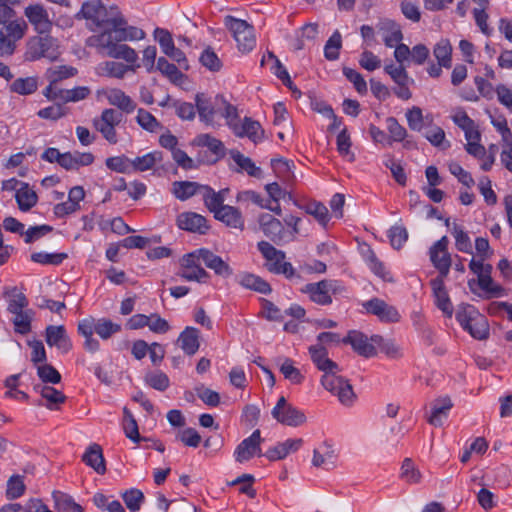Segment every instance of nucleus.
Returning a JSON list of instances; mask_svg holds the SVG:
<instances>
[{"mask_svg": "<svg viewBox=\"0 0 512 512\" xmlns=\"http://www.w3.org/2000/svg\"><path fill=\"white\" fill-rule=\"evenodd\" d=\"M110 36H90L86 44L89 47L96 48L99 53H103L108 57L115 59H123L128 64L127 65H140L138 61L137 52L131 48L130 46L123 45H114L109 40Z\"/></svg>", "mask_w": 512, "mask_h": 512, "instance_id": "f257e3e1", "label": "nucleus"}, {"mask_svg": "<svg viewBox=\"0 0 512 512\" xmlns=\"http://www.w3.org/2000/svg\"><path fill=\"white\" fill-rule=\"evenodd\" d=\"M28 31V24L21 18L14 19L0 27V57L12 56L17 44Z\"/></svg>", "mask_w": 512, "mask_h": 512, "instance_id": "f03ea898", "label": "nucleus"}, {"mask_svg": "<svg viewBox=\"0 0 512 512\" xmlns=\"http://www.w3.org/2000/svg\"><path fill=\"white\" fill-rule=\"evenodd\" d=\"M59 54L57 40L47 34L45 36H33L27 41L26 60L35 61L40 58H47L53 61L58 58Z\"/></svg>", "mask_w": 512, "mask_h": 512, "instance_id": "7ed1b4c3", "label": "nucleus"}, {"mask_svg": "<svg viewBox=\"0 0 512 512\" xmlns=\"http://www.w3.org/2000/svg\"><path fill=\"white\" fill-rule=\"evenodd\" d=\"M340 371L339 367L326 371L321 378V383L327 391L336 395L343 405L350 406L355 399V394L349 382L337 375Z\"/></svg>", "mask_w": 512, "mask_h": 512, "instance_id": "20e7f679", "label": "nucleus"}, {"mask_svg": "<svg viewBox=\"0 0 512 512\" xmlns=\"http://www.w3.org/2000/svg\"><path fill=\"white\" fill-rule=\"evenodd\" d=\"M301 291L313 303L325 306L332 303V296L340 291V284L336 280L324 279L319 282L306 284Z\"/></svg>", "mask_w": 512, "mask_h": 512, "instance_id": "39448f33", "label": "nucleus"}, {"mask_svg": "<svg viewBox=\"0 0 512 512\" xmlns=\"http://www.w3.org/2000/svg\"><path fill=\"white\" fill-rule=\"evenodd\" d=\"M225 24L232 32L235 41L237 42L238 49L247 53L253 50L256 45L253 27L245 20L234 18L233 16H226Z\"/></svg>", "mask_w": 512, "mask_h": 512, "instance_id": "423d86ee", "label": "nucleus"}, {"mask_svg": "<svg viewBox=\"0 0 512 512\" xmlns=\"http://www.w3.org/2000/svg\"><path fill=\"white\" fill-rule=\"evenodd\" d=\"M258 250L268 261L267 267L270 272L284 274L287 278L294 275V268L291 263L284 262L285 253L277 250L267 241H260L257 244Z\"/></svg>", "mask_w": 512, "mask_h": 512, "instance_id": "0eeeda50", "label": "nucleus"}, {"mask_svg": "<svg viewBox=\"0 0 512 512\" xmlns=\"http://www.w3.org/2000/svg\"><path fill=\"white\" fill-rule=\"evenodd\" d=\"M271 414L277 422L289 427H299L307 421L305 413L288 403L284 396L278 399Z\"/></svg>", "mask_w": 512, "mask_h": 512, "instance_id": "6e6552de", "label": "nucleus"}, {"mask_svg": "<svg viewBox=\"0 0 512 512\" xmlns=\"http://www.w3.org/2000/svg\"><path fill=\"white\" fill-rule=\"evenodd\" d=\"M202 258L198 255V249L185 254L180 259V271L178 275L186 281H196L199 283H206L209 279V274L201 266Z\"/></svg>", "mask_w": 512, "mask_h": 512, "instance_id": "1a4fd4ad", "label": "nucleus"}, {"mask_svg": "<svg viewBox=\"0 0 512 512\" xmlns=\"http://www.w3.org/2000/svg\"><path fill=\"white\" fill-rule=\"evenodd\" d=\"M122 121V114L114 109H104L99 118L93 120V126L110 144L118 141L115 127Z\"/></svg>", "mask_w": 512, "mask_h": 512, "instance_id": "9d476101", "label": "nucleus"}, {"mask_svg": "<svg viewBox=\"0 0 512 512\" xmlns=\"http://www.w3.org/2000/svg\"><path fill=\"white\" fill-rule=\"evenodd\" d=\"M261 433L260 430L257 429L253 431V433L242 440L240 444L236 447L234 451V457L236 462L244 463L249 461L253 456H262L261 451Z\"/></svg>", "mask_w": 512, "mask_h": 512, "instance_id": "9b49d317", "label": "nucleus"}, {"mask_svg": "<svg viewBox=\"0 0 512 512\" xmlns=\"http://www.w3.org/2000/svg\"><path fill=\"white\" fill-rule=\"evenodd\" d=\"M24 15L38 34H48L52 29V20L42 4L29 5L24 9Z\"/></svg>", "mask_w": 512, "mask_h": 512, "instance_id": "f8f14e48", "label": "nucleus"}, {"mask_svg": "<svg viewBox=\"0 0 512 512\" xmlns=\"http://www.w3.org/2000/svg\"><path fill=\"white\" fill-rule=\"evenodd\" d=\"M363 307L372 315H375L381 322L395 323L400 320L398 310L379 298H372L364 302Z\"/></svg>", "mask_w": 512, "mask_h": 512, "instance_id": "ddd939ff", "label": "nucleus"}, {"mask_svg": "<svg viewBox=\"0 0 512 512\" xmlns=\"http://www.w3.org/2000/svg\"><path fill=\"white\" fill-rule=\"evenodd\" d=\"M111 10L112 16L108 23L104 26L105 28L99 34H95L94 36H107L109 35L110 41L114 45H122L121 42L128 41L126 38L125 25L126 21L124 18L118 15V10L116 7H112Z\"/></svg>", "mask_w": 512, "mask_h": 512, "instance_id": "4468645a", "label": "nucleus"}, {"mask_svg": "<svg viewBox=\"0 0 512 512\" xmlns=\"http://www.w3.org/2000/svg\"><path fill=\"white\" fill-rule=\"evenodd\" d=\"M76 17L92 20L99 27H104L110 20L107 17V10L100 0L84 2Z\"/></svg>", "mask_w": 512, "mask_h": 512, "instance_id": "2eb2a0df", "label": "nucleus"}, {"mask_svg": "<svg viewBox=\"0 0 512 512\" xmlns=\"http://www.w3.org/2000/svg\"><path fill=\"white\" fill-rule=\"evenodd\" d=\"M345 344H350L359 355L370 358L377 354L376 348L369 342L367 336L360 331L351 330L342 340Z\"/></svg>", "mask_w": 512, "mask_h": 512, "instance_id": "dca6fc26", "label": "nucleus"}, {"mask_svg": "<svg viewBox=\"0 0 512 512\" xmlns=\"http://www.w3.org/2000/svg\"><path fill=\"white\" fill-rule=\"evenodd\" d=\"M176 222L180 229L193 233L205 234L209 229L206 218L195 212L180 213Z\"/></svg>", "mask_w": 512, "mask_h": 512, "instance_id": "f3484780", "label": "nucleus"}, {"mask_svg": "<svg viewBox=\"0 0 512 512\" xmlns=\"http://www.w3.org/2000/svg\"><path fill=\"white\" fill-rule=\"evenodd\" d=\"M198 255L202 258L205 266L214 271V273L223 278H228L233 274L232 268L220 256L214 254L212 251L201 248L198 249Z\"/></svg>", "mask_w": 512, "mask_h": 512, "instance_id": "a211bd4d", "label": "nucleus"}, {"mask_svg": "<svg viewBox=\"0 0 512 512\" xmlns=\"http://www.w3.org/2000/svg\"><path fill=\"white\" fill-rule=\"evenodd\" d=\"M46 342L49 346L57 347L62 353H68L72 348V343L62 325H50L46 328Z\"/></svg>", "mask_w": 512, "mask_h": 512, "instance_id": "6ab92c4d", "label": "nucleus"}, {"mask_svg": "<svg viewBox=\"0 0 512 512\" xmlns=\"http://www.w3.org/2000/svg\"><path fill=\"white\" fill-rule=\"evenodd\" d=\"M262 232L273 242L278 243L282 240L284 227L280 220L271 214L263 213L258 219Z\"/></svg>", "mask_w": 512, "mask_h": 512, "instance_id": "aec40b11", "label": "nucleus"}, {"mask_svg": "<svg viewBox=\"0 0 512 512\" xmlns=\"http://www.w3.org/2000/svg\"><path fill=\"white\" fill-rule=\"evenodd\" d=\"M233 132L237 137H248L255 144L261 142L264 138V130L260 123L249 117H245Z\"/></svg>", "mask_w": 512, "mask_h": 512, "instance_id": "412c9836", "label": "nucleus"}, {"mask_svg": "<svg viewBox=\"0 0 512 512\" xmlns=\"http://www.w3.org/2000/svg\"><path fill=\"white\" fill-rule=\"evenodd\" d=\"M268 62H272V66L270 68L271 71L293 92L296 97H300L301 92L293 85L288 71L272 52H269L267 56L262 58L261 65Z\"/></svg>", "mask_w": 512, "mask_h": 512, "instance_id": "4be33fe9", "label": "nucleus"}, {"mask_svg": "<svg viewBox=\"0 0 512 512\" xmlns=\"http://www.w3.org/2000/svg\"><path fill=\"white\" fill-rule=\"evenodd\" d=\"M302 444L303 440L301 438L287 439L284 442L278 443L276 446L270 448L264 454V456H266L270 461L281 460L290 453L298 451Z\"/></svg>", "mask_w": 512, "mask_h": 512, "instance_id": "5701e85b", "label": "nucleus"}, {"mask_svg": "<svg viewBox=\"0 0 512 512\" xmlns=\"http://www.w3.org/2000/svg\"><path fill=\"white\" fill-rule=\"evenodd\" d=\"M82 461L89 467H91L98 474H104L106 472V464L103 456L102 448L100 445L93 443L88 446L85 453L82 456Z\"/></svg>", "mask_w": 512, "mask_h": 512, "instance_id": "b1692460", "label": "nucleus"}, {"mask_svg": "<svg viewBox=\"0 0 512 512\" xmlns=\"http://www.w3.org/2000/svg\"><path fill=\"white\" fill-rule=\"evenodd\" d=\"M214 217L230 228L238 229L240 231L244 229V218L242 213L233 206L227 205L220 208Z\"/></svg>", "mask_w": 512, "mask_h": 512, "instance_id": "393cba45", "label": "nucleus"}, {"mask_svg": "<svg viewBox=\"0 0 512 512\" xmlns=\"http://www.w3.org/2000/svg\"><path fill=\"white\" fill-rule=\"evenodd\" d=\"M228 192V189H222L219 192H215L211 187L205 185L202 188L201 195L207 209L216 216V212L220 210V208L225 207V194Z\"/></svg>", "mask_w": 512, "mask_h": 512, "instance_id": "a878e982", "label": "nucleus"}, {"mask_svg": "<svg viewBox=\"0 0 512 512\" xmlns=\"http://www.w3.org/2000/svg\"><path fill=\"white\" fill-rule=\"evenodd\" d=\"M452 408V402L449 397H440L431 403V415L428 422L433 426H441L443 419L447 417Z\"/></svg>", "mask_w": 512, "mask_h": 512, "instance_id": "bb28decb", "label": "nucleus"}, {"mask_svg": "<svg viewBox=\"0 0 512 512\" xmlns=\"http://www.w3.org/2000/svg\"><path fill=\"white\" fill-rule=\"evenodd\" d=\"M3 296L7 301V311L10 314L28 308L27 297L17 287H6Z\"/></svg>", "mask_w": 512, "mask_h": 512, "instance_id": "cd10ccee", "label": "nucleus"}, {"mask_svg": "<svg viewBox=\"0 0 512 512\" xmlns=\"http://www.w3.org/2000/svg\"><path fill=\"white\" fill-rule=\"evenodd\" d=\"M309 353L313 363L324 373L338 368V364L327 357L328 353L323 345L318 343L310 346Z\"/></svg>", "mask_w": 512, "mask_h": 512, "instance_id": "c85d7f7f", "label": "nucleus"}, {"mask_svg": "<svg viewBox=\"0 0 512 512\" xmlns=\"http://www.w3.org/2000/svg\"><path fill=\"white\" fill-rule=\"evenodd\" d=\"M177 342L187 355H194L200 346L198 329L194 327H186L180 333Z\"/></svg>", "mask_w": 512, "mask_h": 512, "instance_id": "c756f323", "label": "nucleus"}, {"mask_svg": "<svg viewBox=\"0 0 512 512\" xmlns=\"http://www.w3.org/2000/svg\"><path fill=\"white\" fill-rule=\"evenodd\" d=\"M140 65H126L116 61H106L99 66L102 75L122 79L128 71L136 72Z\"/></svg>", "mask_w": 512, "mask_h": 512, "instance_id": "7c9ffc66", "label": "nucleus"}, {"mask_svg": "<svg viewBox=\"0 0 512 512\" xmlns=\"http://www.w3.org/2000/svg\"><path fill=\"white\" fill-rule=\"evenodd\" d=\"M379 31L382 33L383 41L387 47H394L403 39L400 26L393 21L385 20L381 22Z\"/></svg>", "mask_w": 512, "mask_h": 512, "instance_id": "2f4dec72", "label": "nucleus"}, {"mask_svg": "<svg viewBox=\"0 0 512 512\" xmlns=\"http://www.w3.org/2000/svg\"><path fill=\"white\" fill-rule=\"evenodd\" d=\"M162 161L163 153L161 151L149 152L131 160V171L144 172L152 169L157 163Z\"/></svg>", "mask_w": 512, "mask_h": 512, "instance_id": "473e14b6", "label": "nucleus"}, {"mask_svg": "<svg viewBox=\"0 0 512 512\" xmlns=\"http://www.w3.org/2000/svg\"><path fill=\"white\" fill-rule=\"evenodd\" d=\"M203 186L197 182L175 181L172 184V193L177 199L185 201L196 194L201 195Z\"/></svg>", "mask_w": 512, "mask_h": 512, "instance_id": "72a5a7b5", "label": "nucleus"}, {"mask_svg": "<svg viewBox=\"0 0 512 512\" xmlns=\"http://www.w3.org/2000/svg\"><path fill=\"white\" fill-rule=\"evenodd\" d=\"M15 199L21 211H29L37 203L38 196L27 183H22L15 193Z\"/></svg>", "mask_w": 512, "mask_h": 512, "instance_id": "f704fd0d", "label": "nucleus"}, {"mask_svg": "<svg viewBox=\"0 0 512 512\" xmlns=\"http://www.w3.org/2000/svg\"><path fill=\"white\" fill-rule=\"evenodd\" d=\"M435 299V304L447 317H452L453 305L449 298L446 286H442L440 282H436L435 286H431Z\"/></svg>", "mask_w": 512, "mask_h": 512, "instance_id": "c9c22d12", "label": "nucleus"}, {"mask_svg": "<svg viewBox=\"0 0 512 512\" xmlns=\"http://www.w3.org/2000/svg\"><path fill=\"white\" fill-rule=\"evenodd\" d=\"M107 100L109 104L118 107L120 110L126 113L132 112L136 107V104L130 96L126 95L122 90L116 88L107 92Z\"/></svg>", "mask_w": 512, "mask_h": 512, "instance_id": "e433bc0d", "label": "nucleus"}, {"mask_svg": "<svg viewBox=\"0 0 512 512\" xmlns=\"http://www.w3.org/2000/svg\"><path fill=\"white\" fill-rule=\"evenodd\" d=\"M230 155L234 162L239 166L240 171H245L251 177H262V169L256 166L250 157H247L236 150H232Z\"/></svg>", "mask_w": 512, "mask_h": 512, "instance_id": "4c0bfd02", "label": "nucleus"}, {"mask_svg": "<svg viewBox=\"0 0 512 512\" xmlns=\"http://www.w3.org/2000/svg\"><path fill=\"white\" fill-rule=\"evenodd\" d=\"M13 317L11 321L14 325L15 332L25 335L31 330V321L34 317V312L32 309L26 308L22 311H17L11 313Z\"/></svg>", "mask_w": 512, "mask_h": 512, "instance_id": "58836bf2", "label": "nucleus"}, {"mask_svg": "<svg viewBox=\"0 0 512 512\" xmlns=\"http://www.w3.org/2000/svg\"><path fill=\"white\" fill-rule=\"evenodd\" d=\"M239 283L245 288L255 290L262 294H269L272 291L269 283L254 274L246 273L241 275Z\"/></svg>", "mask_w": 512, "mask_h": 512, "instance_id": "ea45409f", "label": "nucleus"}, {"mask_svg": "<svg viewBox=\"0 0 512 512\" xmlns=\"http://www.w3.org/2000/svg\"><path fill=\"white\" fill-rule=\"evenodd\" d=\"M34 390L48 401L46 407L49 409H52L53 404L64 403L66 399L65 395L61 391L48 385L37 384L34 386Z\"/></svg>", "mask_w": 512, "mask_h": 512, "instance_id": "a19ab883", "label": "nucleus"}, {"mask_svg": "<svg viewBox=\"0 0 512 512\" xmlns=\"http://www.w3.org/2000/svg\"><path fill=\"white\" fill-rule=\"evenodd\" d=\"M155 69L160 71L174 84L180 83L184 77L183 73L176 67V65L170 63L164 57L158 58Z\"/></svg>", "mask_w": 512, "mask_h": 512, "instance_id": "79ce46f5", "label": "nucleus"}, {"mask_svg": "<svg viewBox=\"0 0 512 512\" xmlns=\"http://www.w3.org/2000/svg\"><path fill=\"white\" fill-rule=\"evenodd\" d=\"M196 109L201 121L210 125L213 123L215 110L209 99L203 94H197L195 97Z\"/></svg>", "mask_w": 512, "mask_h": 512, "instance_id": "37998d69", "label": "nucleus"}, {"mask_svg": "<svg viewBox=\"0 0 512 512\" xmlns=\"http://www.w3.org/2000/svg\"><path fill=\"white\" fill-rule=\"evenodd\" d=\"M433 54L440 66L449 68L451 66L452 46L447 39H441L434 47Z\"/></svg>", "mask_w": 512, "mask_h": 512, "instance_id": "c03bdc74", "label": "nucleus"}, {"mask_svg": "<svg viewBox=\"0 0 512 512\" xmlns=\"http://www.w3.org/2000/svg\"><path fill=\"white\" fill-rule=\"evenodd\" d=\"M136 121L141 128L151 133H155L162 128L160 122L143 108L138 109Z\"/></svg>", "mask_w": 512, "mask_h": 512, "instance_id": "a18cd8bd", "label": "nucleus"}, {"mask_svg": "<svg viewBox=\"0 0 512 512\" xmlns=\"http://www.w3.org/2000/svg\"><path fill=\"white\" fill-rule=\"evenodd\" d=\"M37 79L34 77L17 78L10 85V91L19 95H29L37 90Z\"/></svg>", "mask_w": 512, "mask_h": 512, "instance_id": "49530a36", "label": "nucleus"}, {"mask_svg": "<svg viewBox=\"0 0 512 512\" xmlns=\"http://www.w3.org/2000/svg\"><path fill=\"white\" fill-rule=\"evenodd\" d=\"M452 234L455 238L456 249L464 253L472 254L471 240L468 234L456 222H453Z\"/></svg>", "mask_w": 512, "mask_h": 512, "instance_id": "de8ad7c7", "label": "nucleus"}, {"mask_svg": "<svg viewBox=\"0 0 512 512\" xmlns=\"http://www.w3.org/2000/svg\"><path fill=\"white\" fill-rule=\"evenodd\" d=\"M195 143L198 146L207 147L212 153L217 156H224L225 148L224 144L211 136L210 134H200L195 138Z\"/></svg>", "mask_w": 512, "mask_h": 512, "instance_id": "09e8293b", "label": "nucleus"}, {"mask_svg": "<svg viewBox=\"0 0 512 512\" xmlns=\"http://www.w3.org/2000/svg\"><path fill=\"white\" fill-rule=\"evenodd\" d=\"M365 259H366V262L368 263L370 269L372 270V272L375 275H377L384 281H389V282L392 281V277H391L390 273L385 270L383 263L377 259L374 251L370 247H368V249H367Z\"/></svg>", "mask_w": 512, "mask_h": 512, "instance_id": "8fccbe9b", "label": "nucleus"}, {"mask_svg": "<svg viewBox=\"0 0 512 512\" xmlns=\"http://www.w3.org/2000/svg\"><path fill=\"white\" fill-rule=\"evenodd\" d=\"M23 476L12 475L7 481L6 497L9 500H14L21 497L26 490Z\"/></svg>", "mask_w": 512, "mask_h": 512, "instance_id": "3c124183", "label": "nucleus"}, {"mask_svg": "<svg viewBox=\"0 0 512 512\" xmlns=\"http://www.w3.org/2000/svg\"><path fill=\"white\" fill-rule=\"evenodd\" d=\"M448 245H449V240L447 238V236H443L441 237L438 241H436L429 249V258H430V261L432 262V257L436 259H446V257L448 258V262L449 264H452V258H451V255L450 253L448 252Z\"/></svg>", "mask_w": 512, "mask_h": 512, "instance_id": "603ef678", "label": "nucleus"}, {"mask_svg": "<svg viewBox=\"0 0 512 512\" xmlns=\"http://www.w3.org/2000/svg\"><path fill=\"white\" fill-rule=\"evenodd\" d=\"M120 330L121 326L109 319L101 318L96 320L95 333L98 334L103 340L109 339L113 334L119 332Z\"/></svg>", "mask_w": 512, "mask_h": 512, "instance_id": "864d4df0", "label": "nucleus"}, {"mask_svg": "<svg viewBox=\"0 0 512 512\" xmlns=\"http://www.w3.org/2000/svg\"><path fill=\"white\" fill-rule=\"evenodd\" d=\"M481 314L471 305L460 306L456 312V319L465 330L470 324L477 319Z\"/></svg>", "mask_w": 512, "mask_h": 512, "instance_id": "5fc2aeb1", "label": "nucleus"}, {"mask_svg": "<svg viewBox=\"0 0 512 512\" xmlns=\"http://www.w3.org/2000/svg\"><path fill=\"white\" fill-rule=\"evenodd\" d=\"M465 330L468 331L472 337L478 340H484L489 335L488 323L482 315L477 317V319L465 328Z\"/></svg>", "mask_w": 512, "mask_h": 512, "instance_id": "6e6d98bb", "label": "nucleus"}, {"mask_svg": "<svg viewBox=\"0 0 512 512\" xmlns=\"http://www.w3.org/2000/svg\"><path fill=\"white\" fill-rule=\"evenodd\" d=\"M67 258L66 253L36 252L31 255L33 262L43 265H59Z\"/></svg>", "mask_w": 512, "mask_h": 512, "instance_id": "4d7b16f0", "label": "nucleus"}, {"mask_svg": "<svg viewBox=\"0 0 512 512\" xmlns=\"http://www.w3.org/2000/svg\"><path fill=\"white\" fill-rule=\"evenodd\" d=\"M401 478L410 484H417L421 481L422 475L410 458L404 459L402 463Z\"/></svg>", "mask_w": 512, "mask_h": 512, "instance_id": "13d9d810", "label": "nucleus"}, {"mask_svg": "<svg viewBox=\"0 0 512 512\" xmlns=\"http://www.w3.org/2000/svg\"><path fill=\"white\" fill-rule=\"evenodd\" d=\"M37 375L44 383L57 384L61 381L60 373L52 365L47 363L37 366Z\"/></svg>", "mask_w": 512, "mask_h": 512, "instance_id": "bf43d9fd", "label": "nucleus"}, {"mask_svg": "<svg viewBox=\"0 0 512 512\" xmlns=\"http://www.w3.org/2000/svg\"><path fill=\"white\" fill-rule=\"evenodd\" d=\"M305 211L314 216L315 219L323 226H325L329 220L328 209L321 202L313 201L306 205Z\"/></svg>", "mask_w": 512, "mask_h": 512, "instance_id": "052dcab7", "label": "nucleus"}, {"mask_svg": "<svg viewBox=\"0 0 512 512\" xmlns=\"http://www.w3.org/2000/svg\"><path fill=\"white\" fill-rule=\"evenodd\" d=\"M342 41L341 35L338 31H335L332 36L327 40L324 47V55L328 60H336L339 57V50L341 48Z\"/></svg>", "mask_w": 512, "mask_h": 512, "instance_id": "680f3d73", "label": "nucleus"}, {"mask_svg": "<svg viewBox=\"0 0 512 512\" xmlns=\"http://www.w3.org/2000/svg\"><path fill=\"white\" fill-rule=\"evenodd\" d=\"M127 508L131 511H138L144 501V494L138 489H130L122 494Z\"/></svg>", "mask_w": 512, "mask_h": 512, "instance_id": "e2e57ef3", "label": "nucleus"}, {"mask_svg": "<svg viewBox=\"0 0 512 512\" xmlns=\"http://www.w3.org/2000/svg\"><path fill=\"white\" fill-rule=\"evenodd\" d=\"M105 164L110 170L118 173L131 172V160L125 156H115L106 159Z\"/></svg>", "mask_w": 512, "mask_h": 512, "instance_id": "0e129e2a", "label": "nucleus"}, {"mask_svg": "<svg viewBox=\"0 0 512 512\" xmlns=\"http://www.w3.org/2000/svg\"><path fill=\"white\" fill-rule=\"evenodd\" d=\"M333 458H334V450H333L332 446L327 443H324L323 452H321L319 449H314L312 464L315 467H322V466L326 465L327 463L331 462V460Z\"/></svg>", "mask_w": 512, "mask_h": 512, "instance_id": "69168bd1", "label": "nucleus"}, {"mask_svg": "<svg viewBox=\"0 0 512 512\" xmlns=\"http://www.w3.org/2000/svg\"><path fill=\"white\" fill-rule=\"evenodd\" d=\"M385 72L390 75L393 81L398 84H403L404 82L413 83V79L408 76L406 68L404 65L395 66L393 64L386 65L384 68Z\"/></svg>", "mask_w": 512, "mask_h": 512, "instance_id": "338daca9", "label": "nucleus"}, {"mask_svg": "<svg viewBox=\"0 0 512 512\" xmlns=\"http://www.w3.org/2000/svg\"><path fill=\"white\" fill-rule=\"evenodd\" d=\"M388 237L393 248L400 249L408 239V232L403 226H392Z\"/></svg>", "mask_w": 512, "mask_h": 512, "instance_id": "774afa93", "label": "nucleus"}]
</instances>
